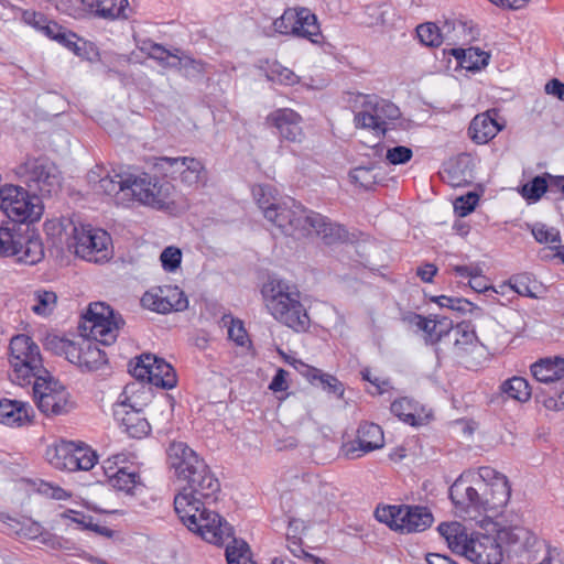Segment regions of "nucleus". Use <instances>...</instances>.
Segmentation results:
<instances>
[{
  "instance_id": "10",
  "label": "nucleus",
  "mask_w": 564,
  "mask_h": 564,
  "mask_svg": "<svg viewBox=\"0 0 564 564\" xmlns=\"http://www.w3.org/2000/svg\"><path fill=\"white\" fill-rule=\"evenodd\" d=\"M311 210L306 209L294 199L276 203L273 207H267L264 218L271 223L284 236H305V229Z\"/></svg>"
},
{
  "instance_id": "37",
  "label": "nucleus",
  "mask_w": 564,
  "mask_h": 564,
  "mask_svg": "<svg viewBox=\"0 0 564 564\" xmlns=\"http://www.w3.org/2000/svg\"><path fill=\"white\" fill-rule=\"evenodd\" d=\"M452 55L458 61L459 65L471 72L480 70L487 66L490 54L478 47L453 48Z\"/></svg>"
},
{
  "instance_id": "18",
  "label": "nucleus",
  "mask_w": 564,
  "mask_h": 564,
  "mask_svg": "<svg viewBox=\"0 0 564 564\" xmlns=\"http://www.w3.org/2000/svg\"><path fill=\"white\" fill-rule=\"evenodd\" d=\"M166 455L169 468L178 481H184L206 465L205 460L184 442H172Z\"/></svg>"
},
{
  "instance_id": "64",
  "label": "nucleus",
  "mask_w": 564,
  "mask_h": 564,
  "mask_svg": "<svg viewBox=\"0 0 564 564\" xmlns=\"http://www.w3.org/2000/svg\"><path fill=\"white\" fill-rule=\"evenodd\" d=\"M178 53H181L180 48H173L170 51L161 44L155 43L151 45L149 55L162 65L170 67V63L174 62V56L178 55Z\"/></svg>"
},
{
  "instance_id": "15",
  "label": "nucleus",
  "mask_w": 564,
  "mask_h": 564,
  "mask_svg": "<svg viewBox=\"0 0 564 564\" xmlns=\"http://www.w3.org/2000/svg\"><path fill=\"white\" fill-rule=\"evenodd\" d=\"M131 199L163 209L172 203L173 185L167 181L144 174L132 180L130 184Z\"/></svg>"
},
{
  "instance_id": "38",
  "label": "nucleus",
  "mask_w": 564,
  "mask_h": 564,
  "mask_svg": "<svg viewBox=\"0 0 564 564\" xmlns=\"http://www.w3.org/2000/svg\"><path fill=\"white\" fill-rule=\"evenodd\" d=\"M449 337L454 339V348L457 354L468 352L479 341L475 327L467 322L458 323L455 327L452 325Z\"/></svg>"
},
{
  "instance_id": "62",
  "label": "nucleus",
  "mask_w": 564,
  "mask_h": 564,
  "mask_svg": "<svg viewBox=\"0 0 564 564\" xmlns=\"http://www.w3.org/2000/svg\"><path fill=\"white\" fill-rule=\"evenodd\" d=\"M478 200V195L476 193L469 192L468 194L459 196L455 199L454 210L459 217H466L475 209Z\"/></svg>"
},
{
  "instance_id": "4",
  "label": "nucleus",
  "mask_w": 564,
  "mask_h": 564,
  "mask_svg": "<svg viewBox=\"0 0 564 564\" xmlns=\"http://www.w3.org/2000/svg\"><path fill=\"white\" fill-rule=\"evenodd\" d=\"M177 516L189 531L208 543L223 545L234 535V528L208 506L185 510Z\"/></svg>"
},
{
  "instance_id": "14",
  "label": "nucleus",
  "mask_w": 564,
  "mask_h": 564,
  "mask_svg": "<svg viewBox=\"0 0 564 564\" xmlns=\"http://www.w3.org/2000/svg\"><path fill=\"white\" fill-rule=\"evenodd\" d=\"M155 167L173 180L180 178L181 183L187 187L198 186L206 181V170L203 163L188 156L169 158L161 156L156 159Z\"/></svg>"
},
{
  "instance_id": "43",
  "label": "nucleus",
  "mask_w": 564,
  "mask_h": 564,
  "mask_svg": "<svg viewBox=\"0 0 564 564\" xmlns=\"http://www.w3.org/2000/svg\"><path fill=\"white\" fill-rule=\"evenodd\" d=\"M225 555L228 564H256L252 560L250 547L242 539H236L234 535L229 539Z\"/></svg>"
},
{
  "instance_id": "55",
  "label": "nucleus",
  "mask_w": 564,
  "mask_h": 564,
  "mask_svg": "<svg viewBox=\"0 0 564 564\" xmlns=\"http://www.w3.org/2000/svg\"><path fill=\"white\" fill-rule=\"evenodd\" d=\"M59 391H66L65 387L46 369L37 367V395H40V393H47L52 395Z\"/></svg>"
},
{
  "instance_id": "8",
  "label": "nucleus",
  "mask_w": 564,
  "mask_h": 564,
  "mask_svg": "<svg viewBox=\"0 0 564 564\" xmlns=\"http://www.w3.org/2000/svg\"><path fill=\"white\" fill-rule=\"evenodd\" d=\"M34 343L32 337L20 334L11 338L9 361L12 367L11 379L20 386L31 387L30 393L35 400Z\"/></svg>"
},
{
  "instance_id": "21",
  "label": "nucleus",
  "mask_w": 564,
  "mask_h": 564,
  "mask_svg": "<svg viewBox=\"0 0 564 564\" xmlns=\"http://www.w3.org/2000/svg\"><path fill=\"white\" fill-rule=\"evenodd\" d=\"M302 117L290 108H279L270 112L267 122L274 127L281 139L289 142H302L305 134L301 127Z\"/></svg>"
},
{
  "instance_id": "12",
  "label": "nucleus",
  "mask_w": 564,
  "mask_h": 564,
  "mask_svg": "<svg viewBox=\"0 0 564 564\" xmlns=\"http://www.w3.org/2000/svg\"><path fill=\"white\" fill-rule=\"evenodd\" d=\"M364 106L368 109L355 115V124L357 128L371 129L378 135L386 134L387 120H397L400 117V110L393 102L376 95H367Z\"/></svg>"
},
{
  "instance_id": "32",
  "label": "nucleus",
  "mask_w": 564,
  "mask_h": 564,
  "mask_svg": "<svg viewBox=\"0 0 564 564\" xmlns=\"http://www.w3.org/2000/svg\"><path fill=\"white\" fill-rule=\"evenodd\" d=\"M356 443L364 453L381 448L384 444L383 431L378 424L361 423L357 431Z\"/></svg>"
},
{
  "instance_id": "25",
  "label": "nucleus",
  "mask_w": 564,
  "mask_h": 564,
  "mask_svg": "<svg viewBox=\"0 0 564 564\" xmlns=\"http://www.w3.org/2000/svg\"><path fill=\"white\" fill-rule=\"evenodd\" d=\"M315 232L326 245L346 241L348 232L344 226L332 223L327 217L311 210L305 236Z\"/></svg>"
},
{
  "instance_id": "7",
  "label": "nucleus",
  "mask_w": 564,
  "mask_h": 564,
  "mask_svg": "<svg viewBox=\"0 0 564 564\" xmlns=\"http://www.w3.org/2000/svg\"><path fill=\"white\" fill-rule=\"evenodd\" d=\"M34 206L32 196L24 187L13 184L0 187V210L19 229L35 231Z\"/></svg>"
},
{
  "instance_id": "58",
  "label": "nucleus",
  "mask_w": 564,
  "mask_h": 564,
  "mask_svg": "<svg viewBox=\"0 0 564 564\" xmlns=\"http://www.w3.org/2000/svg\"><path fill=\"white\" fill-rule=\"evenodd\" d=\"M534 239L540 243H547L556 247L561 242L560 231L553 227H547L545 224L536 223L531 228Z\"/></svg>"
},
{
  "instance_id": "33",
  "label": "nucleus",
  "mask_w": 564,
  "mask_h": 564,
  "mask_svg": "<svg viewBox=\"0 0 564 564\" xmlns=\"http://www.w3.org/2000/svg\"><path fill=\"white\" fill-rule=\"evenodd\" d=\"M26 422H30V416L25 403L9 399L0 400V423L21 426Z\"/></svg>"
},
{
  "instance_id": "19",
  "label": "nucleus",
  "mask_w": 564,
  "mask_h": 564,
  "mask_svg": "<svg viewBox=\"0 0 564 564\" xmlns=\"http://www.w3.org/2000/svg\"><path fill=\"white\" fill-rule=\"evenodd\" d=\"M448 495L460 512L485 511L484 492L478 485V479L475 485H471L467 477L459 476L449 487Z\"/></svg>"
},
{
  "instance_id": "41",
  "label": "nucleus",
  "mask_w": 564,
  "mask_h": 564,
  "mask_svg": "<svg viewBox=\"0 0 564 564\" xmlns=\"http://www.w3.org/2000/svg\"><path fill=\"white\" fill-rule=\"evenodd\" d=\"M499 538L512 546L514 552L528 550L535 543L533 533L523 527L506 529L499 533Z\"/></svg>"
},
{
  "instance_id": "61",
  "label": "nucleus",
  "mask_w": 564,
  "mask_h": 564,
  "mask_svg": "<svg viewBox=\"0 0 564 564\" xmlns=\"http://www.w3.org/2000/svg\"><path fill=\"white\" fill-rule=\"evenodd\" d=\"M160 260L165 271L174 272L181 265L182 251L180 248L174 246L166 247L162 251Z\"/></svg>"
},
{
  "instance_id": "24",
  "label": "nucleus",
  "mask_w": 564,
  "mask_h": 564,
  "mask_svg": "<svg viewBox=\"0 0 564 564\" xmlns=\"http://www.w3.org/2000/svg\"><path fill=\"white\" fill-rule=\"evenodd\" d=\"M88 177L90 183H95L94 191L97 194L112 197L117 205H126L131 202L130 184L132 178H123L116 174L115 176L106 175L97 181L95 172H91Z\"/></svg>"
},
{
  "instance_id": "49",
  "label": "nucleus",
  "mask_w": 564,
  "mask_h": 564,
  "mask_svg": "<svg viewBox=\"0 0 564 564\" xmlns=\"http://www.w3.org/2000/svg\"><path fill=\"white\" fill-rule=\"evenodd\" d=\"M265 76L269 80L283 85H294L299 82V77L291 69L278 62L268 63Z\"/></svg>"
},
{
  "instance_id": "42",
  "label": "nucleus",
  "mask_w": 564,
  "mask_h": 564,
  "mask_svg": "<svg viewBox=\"0 0 564 564\" xmlns=\"http://www.w3.org/2000/svg\"><path fill=\"white\" fill-rule=\"evenodd\" d=\"M106 474L109 485L126 494H133V489L141 485L140 475L134 470H128L126 467H120L112 474H108V471Z\"/></svg>"
},
{
  "instance_id": "53",
  "label": "nucleus",
  "mask_w": 564,
  "mask_h": 564,
  "mask_svg": "<svg viewBox=\"0 0 564 564\" xmlns=\"http://www.w3.org/2000/svg\"><path fill=\"white\" fill-rule=\"evenodd\" d=\"M431 300L437 303L441 307H446L459 313H471L474 311H479V308L474 303L463 297L440 295L434 296Z\"/></svg>"
},
{
  "instance_id": "5",
  "label": "nucleus",
  "mask_w": 564,
  "mask_h": 564,
  "mask_svg": "<svg viewBox=\"0 0 564 564\" xmlns=\"http://www.w3.org/2000/svg\"><path fill=\"white\" fill-rule=\"evenodd\" d=\"M44 458L54 468L67 471L89 470L98 460L96 452L89 446L65 441L48 445Z\"/></svg>"
},
{
  "instance_id": "56",
  "label": "nucleus",
  "mask_w": 564,
  "mask_h": 564,
  "mask_svg": "<svg viewBox=\"0 0 564 564\" xmlns=\"http://www.w3.org/2000/svg\"><path fill=\"white\" fill-rule=\"evenodd\" d=\"M375 166H357L349 172L350 181L365 189H371L377 184Z\"/></svg>"
},
{
  "instance_id": "23",
  "label": "nucleus",
  "mask_w": 564,
  "mask_h": 564,
  "mask_svg": "<svg viewBox=\"0 0 564 564\" xmlns=\"http://www.w3.org/2000/svg\"><path fill=\"white\" fill-rule=\"evenodd\" d=\"M465 557L476 564H500L503 558L501 545L491 535L477 534L469 541Z\"/></svg>"
},
{
  "instance_id": "50",
  "label": "nucleus",
  "mask_w": 564,
  "mask_h": 564,
  "mask_svg": "<svg viewBox=\"0 0 564 564\" xmlns=\"http://www.w3.org/2000/svg\"><path fill=\"white\" fill-rule=\"evenodd\" d=\"M141 303L143 307L161 314L173 311V306L169 304L164 294L161 293V288H159L158 291H147L141 297Z\"/></svg>"
},
{
  "instance_id": "39",
  "label": "nucleus",
  "mask_w": 564,
  "mask_h": 564,
  "mask_svg": "<svg viewBox=\"0 0 564 564\" xmlns=\"http://www.w3.org/2000/svg\"><path fill=\"white\" fill-rule=\"evenodd\" d=\"M171 68L178 69L188 79H199L207 72V64L202 59L185 54L182 50L174 56V62L170 63Z\"/></svg>"
},
{
  "instance_id": "51",
  "label": "nucleus",
  "mask_w": 564,
  "mask_h": 564,
  "mask_svg": "<svg viewBox=\"0 0 564 564\" xmlns=\"http://www.w3.org/2000/svg\"><path fill=\"white\" fill-rule=\"evenodd\" d=\"M549 184L544 176H535L530 182L522 185L520 194L529 203H536L544 193H546Z\"/></svg>"
},
{
  "instance_id": "45",
  "label": "nucleus",
  "mask_w": 564,
  "mask_h": 564,
  "mask_svg": "<svg viewBox=\"0 0 564 564\" xmlns=\"http://www.w3.org/2000/svg\"><path fill=\"white\" fill-rule=\"evenodd\" d=\"M390 410L404 423L412 426L421 423V417L416 415V404L408 398H401L392 402Z\"/></svg>"
},
{
  "instance_id": "20",
  "label": "nucleus",
  "mask_w": 564,
  "mask_h": 564,
  "mask_svg": "<svg viewBox=\"0 0 564 564\" xmlns=\"http://www.w3.org/2000/svg\"><path fill=\"white\" fill-rule=\"evenodd\" d=\"M113 416L123 427L124 432L133 438H142L151 431L148 419L142 415V410L129 398L115 405Z\"/></svg>"
},
{
  "instance_id": "34",
  "label": "nucleus",
  "mask_w": 564,
  "mask_h": 564,
  "mask_svg": "<svg viewBox=\"0 0 564 564\" xmlns=\"http://www.w3.org/2000/svg\"><path fill=\"white\" fill-rule=\"evenodd\" d=\"M67 391H59L52 395L40 393L37 395V410L46 416L66 414L70 409Z\"/></svg>"
},
{
  "instance_id": "35",
  "label": "nucleus",
  "mask_w": 564,
  "mask_h": 564,
  "mask_svg": "<svg viewBox=\"0 0 564 564\" xmlns=\"http://www.w3.org/2000/svg\"><path fill=\"white\" fill-rule=\"evenodd\" d=\"M73 227H76L69 219H51L44 223L43 231L46 237V242L53 248H62L64 241L72 242L67 229L73 232Z\"/></svg>"
},
{
  "instance_id": "30",
  "label": "nucleus",
  "mask_w": 564,
  "mask_h": 564,
  "mask_svg": "<svg viewBox=\"0 0 564 564\" xmlns=\"http://www.w3.org/2000/svg\"><path fill=\"white\" fill-rule=\"evenodd\" d=\"M37 32H41L46 37L56 41L62 44L69 51L74 52L78 56H84V48L87 43L82 39L77 37V35L56 22H47L44 25H41L37 21Z\"/></svg>"
},
{
  "instance_id": "13",
  "label": "nucleus",
  "mask_w": 564,
  "mask_h": 564,
  "mask_svg": "<svg viewBox=\"0 0 564 564\" xmlns=\"http://www.w3.org/2000/svg\"><path fill=\"white\" fill-rule=\"evenodd\" d=\"M130 373L141 381H148L163 389H172L177 383L173 367L164 359L151 354L138 357L137 362L131 365Z\"/></svg>"
},
{
  "instance_id": "27",
  "label": "nucleus",
  "mask_w": 564,
  "mask_h": 564,
  "mask_svg": "<svg viewBox=\"0 0 564 564\" xmlns=\"http://www.w3.org/2000/svg\"><path fill=\"white\" fill-rule=\"evenodd\" d=\"M69 361L91 371L105 365L107 356L98 347L97 341L93 338L83 337L82 343L75 344L74 356H70Z\"/></svg>"
},
{
  "instance_id": "3",
  "label": "nucleus",
  "mask_w": 564,
  "mask_h": 564,
  "mask_svg": "<svg viewBox=\"0 0 564 564\" xmlns=\"http://www.w3.org/2000/svg\"><path fill=\"white\" fill-rule=\"evenodd\" d=\"M124 325L120 314L101 302L90 303L82 316L78 329L82 337L93 338L95 341L109 346L118 337L119 329Z\"/></svg>"
},
{
  "instance_id": "63",
  "label": "nucleus",
  "mask_w": 564,
  "mask_h": 564,
  "mask_svg": "<svg viewBox=\"0 0 564 564\" xmlns=\"http://www.w3.org/2000/svg\"><path fill=\"white\" fill-rule=\"evenodd\" d=\"M37 494L54 500H66L70 497L62 487L45 480H37Z\"/></svg>"
},
{
  "instance_id": "52",
  "label": "nucleus",
  "mask_w": 564,
  "mask_h": 564,
  "mask_svg": "<svg viewBox=\"0 0 564 564\" xmlns=\"http://www.w3.org/2000/svg\"><path fill=\"white\" fill-rule=\"evenodd\" d=\"M43 346L55 355H65L68 360L70 356H74L75 351V343L57 335H47L43 339Z\"/></svg>"
},
{
  "instance_id": "46",
  "label": "nucleus",
  "mask_w": 564,
  "mask_h": 564,
  "mask_svg": "<svg viewBox=\"0 0 564 564\" xmlns=\"http://www.w3.org/2000/svg\"><path fill=\"white\" fill-rule=\"evenodd\" d=\"M509 284L519 295L532 299L538 297L536 291L540 289V286L536 280L528 273L512 275L509 280Z\"/></svg>"
},
{
  "instance_id": "57",
  "label": "nucleus",
  "mask_w": 564,
  "mask_h": 564,
  "mask_svg": "<svg viewBox=\"0 0 564 564\" xmlns=\"http://www.w3.org/2000/svg\"><path fill=\"white\" fill-rule=\"evenodd\" d=\"M416 34L421 43L426 46H438L442 44V34L435 23L427 22L416 28Z\"/></svg>"
},
{
  "instance_id": "54",
  "label": "nucleus",
  "mask_w": 564,
  "mask_h": 564,
  "mask_svg": "<svg viewBox=\"0 0 564 564\" xmlns=\"http://www.w3.org/2000/svg\"><path fill=\"white\" fill-rule=\"evenodd\" d=\"M469 163L470 156L468 154H460L451 164L448 172L453 175L454 185H460L463 182L467 183L468 177H471Z\"/></svg>"
},
{
  "instance_id": "28",
  "label": "nucleus",
  "mask_w": 564,
  "mask_h": 564,
  "mask_svg": "<svg viewBox=\"0 0 564 564\" xmlns=\"http://www.w3.org/2000/svg\"><path fill=\"white\" fill-rule=\"evenodd\" d=\"M437 531L453 553L464 556L469 547V541L475 538L474 534L468 533L465 525L457 521L442 522L437 527Z\"/></svg>"
},
{
  "instance_id": "29",
  "label": "nucleus",
  "mask_w": 564,
  "mask_h": 564,
  "mask_svg": "<svg viewBox=\"0 0 564 564\" xmlns=\"http://www.w3.org/2000/svg\"><path fill=\"white\" fill-rule=\"evenodd\" d=\"M296 369L312 383L319 386L324 391L338 398L344 395V384L333 375L325 373L321 369L308 366L300 360L292 362Z\"/></svg>"
},
{
  "instance_id": "9",
  "label": "nucleus",
  "mask_w": 564,
  "mask_h": 564,
  "mask_svg": "<svg viewBox=\"0 0 564 564\" xmlns=\"http://www.w3.org/2000/svg\"><path fill=\"white\" fill-rule=\"evenodd\" d=\"M110 242L111 238L104 229L82 225L73 227L72 242H68V247L74 248L76 256L99 263L108 260Z\"/></svg>"
},
{
  "instance_id": "59",
  "label": "nucleus",
  "mask_w": 564,
  "mask_h": 564,
  "mask_svg": "<svg viewBox=\"0 0 564 564\" xmlns=\"http://www.w3.org/2000/svg\"><path fill=\"white\" fill-rule=\"evenodd\" d=\"M161 293L165 300L173 306V311L182 312L188 307V300L185 293L178 286L165 285L161 288Z\"/></svg>"
},
{
  "instance_id": "48",
  "label": "nucleus",
  "mask_w": 564,
  "mask_h": 564,
  "mask_svg": "<svg viewBox=\"0 0 564 564\" xmlns=\"http://www.w3.org/2000/svg\"><path fill=\"white\" fill-rule=\"evenodd\" d=\"M62 517L65 519H69L70 521L82 525L83 529L96 532L100 535H111V530L108 529L107 527H101L98 523H95L94 518L91 516H86L75 510L68 509L65 512H63Z\"/></svg>"
},
{
  "instance_id": "31",
  "label": "nucleus",
  "mask_w": 564,
  "mask_h": 564,
  "mask_svg": "<svg viewBox=\"0 0 564 564\" xmlns=\"http://www.w3.org/2000/svg\"><path fill=\"white\" fill-rule=\"evenodd\" d=\"M61 189V174L52 162H37V191L43 197L57 194Z\"/></svg>"
},
{
  "instance_id": "22",
  "label": "nucleus",
  "mask_w": 564,
  "mask_h": 564,
  "mask_svg": "<svg viewBox=\"0 0 564 564\" xmlns=\"http://www.w3.org/2000/svg\"><path fill=\"white\" fill-rule=\"evenodd\" d=\"M403 321L424 333V341L426 345L434 346L451 336L452 321L446 317L436 319L416 313H410L403 317Z\"/></svg>"
},
{
  "instance_id": "36",
  "label": "nucleus",
  "mask_w": 564,
  "mask_h": 564,
  "mask_svg": "<svg viewBox=\"0 0 564 564\" xmlns=\"http://www.w3.org/2000/svg\"><path fill=\"white\" fill-rule=\"evenodd\" d=\"M531 372L540 382L557 381L564 376V358L542 359L531 366Z\"/></svg>"
},
{
  "instance_id": "47",
  "label": "nucleus",
  "mask_w": 564,
  "mask_h": 564,
  "mask_svg": "<svg viewBox=\"0 0 564 564\" xmlns=\"http://www.w3.org/2000/svg\"><path fill=\"white\" fill-rule=\"evenodd\" d=\"M252 195L262 214H265L267 207H273L281 200L278 198V192L269 184H258L252 187Z\"/></svg>"
},
{
  "instance_id": "2",
  "label": "nucleus",
  "mask_w": 564,
  "mask_h": 564,
  "mask_svg": "<svg viewBox=\"0 0 564 564\" xmlns=\"http://www.w3.org/2000/svg\"><path fill=\"white\" fill-rule=\"evenodd\" d=\"M183 482L185 485L174 498L176 513H182L185 510L192 511L194 508L209 506L217 501L220 482L207 464Z\"/></svg>"
},
{
  "instance_id": "17",
  "label": "nucleus",
  "mask_w": 564,
  "mask_h": 564,
  "mask_svg": "<svg viewBox=\"0 0 564 564\" xmlns=\"http://www.w3.org/2000/svg\"><path fill=\"white\" fill-rule=\"evenodd\" d=\"M35 231H25L19 229L12 224L9 227L7 223L0 225V257L19 256V261L35 264L32 254V245L34 243Z\"/></svg>"
},
{
  "instance_id": "44",
  "label": "nucleus",
  "mask_w": 564,
  "mask_h": 564,
  "mask_svg": "<svg viewBox=\"0 0 564 564\" xmlns=\"http://www.w3.org/2000/svg\"><path fill=\"white\" fill-rule=\"evenodd\" d=\"M500 391L507 394L508 398L519 402H525L531 398V388L522 377H512L505 380L500 386Z\"/></svg>"
},
{
  "instance_id": "6",
  "label": "nucleus",
  "mask_w": 564,
  "mask_h": 564,
  "mask_svg": "<svg viewBox=\"0 0 564 564\" xmlns=\"http://www.w3.org/2000/svg\"><path fill=\"white\" fill-rule=\"evenodd\" d=\"M376 518L401 533L425 531L434 521L429 508L409 505L387 506L377 509Z\"/></svg>"
},
{
  "instance_id": "40",
  "label": "nucleus",
  "mask_w": 564,
  "mask_h": 564,
  "mask_svg": "<svg viewBox=\"0 0 564 564\" xmlns=\"http://www.w3.org/2000/svg\"><path fill=\"white\" fill-rule=\"evenodd\" d=\"M87 10L104 19H115L121 15L128 0H80Z\"/></svg>"
},
{
  "instance_id": "16",
  "label": "nucleus",
  "mask_w": 564,
  "mask_h": 564,
  "mask_svg": "<svg viewBox=\"0 0 564 564\" xmlns=\"http://www.w3.org/2000/svg\"><path fill=\"white\" fill-rule=\"evenodd\" d=\"M478 485L484 492L485 511H499L507 506L511 488L503 474L489 466L480 467Z\"/></svg>"
},
{
  "instance_id": "1",
  "label": "nucleus",
  "mask_w": 564,
  "mask_h": 564,
  "mask_svg": "<svg viewBox=\"0 0 564 564\" xmlns=\"http://www.w3.org/2000/svg\"><path fill=\"white\" fill-rule=\"evenodd\" d=\"M264 305L279 323L295 332L310 327V316L301 303L297 288L284 280L270 279L261 289Z\"/></svg>"
},
{
  "instance_id": "60",
  "label": "nucleus",
  "mask_w": 564,
  "mask_h": 564,
  "mask_svg": "<svg viewBox=\"0 0 564 564\" xmlns=\"http://www.w3.org/2000/svg\"><path fill=\"white\" fill-rule=\"evenodd\" d=\"M57 305V295L53 291L37 290V315L50 316Z\"/></svg>"
},
{
  "instance_id": "11",
  "label": "nucleus",
  "mask_w": 564,
  "mask_h": 564,
  "mask_svg": "<svg viewBox=\"0 0 564 564\" xmlns=\"http://www.w3.org/2000/svg\"><path fill=\"white\" fill-rule=\"evenodd\" d=\"M274 30L281 34H291L319 43L322 32L316 15L307 8H290L274 20Z\"/></svg>"
},
{
  "instance_id": "26",
  "label": "nucleus",
  "mask_w": 564,
  "mask_h": 564,
  "mask_svg": "<svg viewBox=\"0 0 564 564\" xmlns=\"http://www.w3.org/2000/svg\"><path fill=\"white\" fill-rule=\"evenodd\" d=\"M496 116L497 110L491 109L474 117L468 133L475 143L486 144L503 129V124L497 121Z\"/></svg>"
}]
</instances>
